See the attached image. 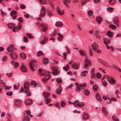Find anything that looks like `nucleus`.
<instances>
[{
    "label": "nucleus",
    "instance_id": "21",
    "mask_svg": "<svg viewBox=\"0 0 121 121\" xmlns=\"http://www.w3.org/2000/svg\"><path fill=\"white\" fill-rule=\"evenodd\" d=\"M62 90V88L61 87H59L56 89V92L58 94H60L61 93Z\"/></svg>",
    "mask_w": 121,
    "mask_h": 121
},
{
    "label": "nucleus",
    "instance_id": "33",
    "mask_svg": "<svg viewBox=\"0 0 121 121\" xmlns=\"http://www.w3.org/2000/svg\"><path fill=\"white\" fill-rule=\"evenodd\" d=\"M87 74V71H85L82 72L81 73V75L83 77H84L86 76Z\"/></svg>",
    "mask_w": 121,
    "mask_h": 121
},
{
    "label": "nucleus",
    "instance_id": "15",
    "mask_svg": "<svg viewBox=\"0 0 121 121\" xmlns=\"http://www.w3.org/2000/svg\"><path fill=\"white\" fill-rule=\"evenodd\" d=\"M102 110L103 112L105 115L106 116L108 113L106 109L103 106L102 107Z\"/></svg>",
    "mask_w": 121,
    "mask_h": 121
},
{
    "label": "nucleus",
    "instance_id": "10",
    "mask_svg": "<svg viewBox=\"0 0 121 121\" xmlns=\"http://www.w3.org/2000/svg\"><path fill=\"white\" fill-rule=\"evenodd\" d=\"M56 9L57 11V13L60 15H63L64 13V11H61L60 10V8L59 7H57L56 8Z\"/></svg>",
    "mask_w": 121,
    "mask_h": 121
},
{
    "label": "nucleus",
    "instance_id": "18",
    "mask_svg": "<svg viewBox=\"0 0 121 121\" xmlns=\"http://www.w3.org/2000/svg\"><path fill=\"white\" fill-rule=\"evenodd\" d=\"M48 38L46 37H45L40 42V43L42 44H43L45 42L48 41Z\"/></svg>",
    "mask_w": 121,
    "mask_h": 121
},
{
    "label": "nucleus",
    "instance_id": "25",
    "mask_svg": "<svg viewBox=\"0 0 121 121\" xmlns=\"http://www.w3.org/2000/svg\"><path fill=\"white\" fill-rule=\"evenodd\" d=\"M107 35L108 36L112 37L113 35V33L110 31H108L107 33Z\"/></svg>",
    "mask_w": 121,
    "mask_h": 121
},
{
    "label": "nucleus",
    "instance_id": "24",
    "mask_svg": "<svg viewBox=\"0 0 121 121\" xmlns=\"http://www.w3.org/2000/svg\"><path fill=\"white\" fill-rule=\"evenodd\" d=\"M96 99L98 101H101V98L98 93H97L95 96Z\"/></svg>",
    "mask_w": 121,
    "mask_h": 121
},
{
    "label": "nucleus",
    "instance_id": "28",
    "mask_svg": "<svg viewBox=\"0 0 121 121\" xmlns=\"http://www.w3.org/2000/svg\"><path fill=\"white\" fill-rule=\"evenodd\" d=\"M43 63L44 64H47L48 62V59L46 58H44L43 60Z\"/></svg>",
    "mask_w": 121,
    "mask_h": 121
},
{
    "label": "nucleus",
    "instance_id": "48",
    "mask_svg": "<svg viewBox=\"0 0 121 121\" xmlns=\"http://www.w3.org/2000/svg\"><path fill=\"white\" fill-rule=\"evenodd\" d=\"M66 104L65 102L63 101H61L60 102V104L61 106L63 107H65Z\"/></svg>",
    "mask_w": 121,
    "mask_h": 121
},
{
    "label": "nucleus",
    "instance_id": "13",
    "mask_svg": "<svg viewBox=\"0 0 121 121\" xmlns=\"http://www.w3.org/2000/svg\"><path fill=\"white\" fill-rule=\"evenodd\" d=\"M30 112L28 111H27L25 112L24 113V116L27 117H31L32 116V115L30 114Z\"/></svg>",
    "mask_w": 121,
    "mask_h": 121
},
{
    "label": "nucleus",
    "instance_id": "38",
    "mask_svg": "<svg viewBox=\"0 0 121 121\" xmlns=\"http://www.w3.org/2000/svg\"><path fill=\"white\" fill-rule=\"evenodd\" d=\"M100 34V33L98 30H95V34L97 36V37L98 38L100 37L99 35Z\"/></svg>",
    "mask_w": 121,
    "mask_h": 121
},
{
    "label": "nucleus",
    "instance_id": "1",
    "mask_svg": "<svg viewBox=\"0 0 121 121\" xmlns=\"http://www.w3.org/2000/svg\"><path fill=\"white\" fill-rule=\"evenodd\" d=\"M37 62L35 60H32L30 62V66L33 71H34L37 69Z\"/></svg>",
    "mask_w": 121,
    "mask_h": 121
},
{
    "label": "nucleus",
    "instance_id": "4",
    "mask_svg": "<svg viewBox=\"0 0 121 121\" xmlns=\"http://www.w3.org/2000/svg\"><path fill=\"white\" fill-rule=\"evenodd\" d=\"M10 57L12 60H14L17 58V55L16 53H13L10 54Z\"/></svg>",
    "mask_w": 121,
    "mask_h": 121
},
{
    "label": "nucleus",
    "instance_id": "7",
    "mask_svg": "<svg viewBox=\"0 0 121 121\" xmlns=\"http://www.w3.org/2000/svg\"><path fill=\"white\" fill-rule=\"evenodd\" d=\"M45 10L43 6L40 11V14L39 15V16L42 17H44L45 15Z\"/></svg>",
    "mask_w": 121,
    "mask_h": 121
},
{
    "label": "nucleus",
    "instance_id": "56",
    "mask_svg": "<svg viewBox=\"0 0 121 121\" xmlns=\"http://www.w3.org/2000/svg\"><path fill=\"white\" fill-rule=\"evenodd\" d=\"M46 0H40V3L42 4H46Z\"/></svg>",
    "mask_w": 121,
    "mask_h": 121
},
{
    "label": "nucleus",
    "instance_id": "27",
    "mask_svg": "<svg viewBox=\"0 0 121 121\" xmlns=\"http://www.w3.org/2000/svg\"><path fill=\"white\" fill-rule=\"evenodd\" d=\"M89 0H82L81 1V4L82 6H83L84 5L86 4V3L89 1Z\"/></svg>",
    "mask_w": 121,
    "mask_h": 121
},
{
    "label": "nucleus",
    "instance_id": "44",
    "mask_svg": "<svg viewBox=\"0 0 121 121\" xmlns=\"http://www.w3.org/2000/svg\"><path fill=\"white\" fill-rule=\"evenodd\" d=\"M44 100L46 103L47 104L50 103L51 101V99L50 98H45Z\"/></svg>",
    "mask_w": 121,
    "mask_h": 121
},
{
    "label": "nucleus",
    "instance_id": "39",
    "mask_svg": "<svg viewBox=\"0 0 121 121\" xmlns=\"http://www.w3.org/2000/svg\"><path fill=\"white\" fill-rule=\"evenodd\" d=\"M85 105V104L84 102H82L80 103L79 102L78 106L80 107H82L84 106Z\"/></svg>",
    "mask_w": 121,
    "mask_h": 121
},
{
    "label": "nucleus",
    "instance_id": "41",
    "mask_svg": "<svg viewBox=\"0 0 121 121\" xmlns=\"http://www.w3.org/2000/svg\"><path fill=\"white\" fill-rule=\"evenodd\" d=\"M20 56L23 59H25L26 57L25 54L24 53H21Z\"/></svg>",
    "mask_w": 121,
    "mask_h": 121
},
{
    "label": "nucleus",
    "instance_id": "31",
    "mask_svg": "<svg viewBox=\"0 0 121 121\" xmlns=\"http://www.w3.org/2000/svg\"><path fill=\"white\" fill-rule=\"evenodd\" d=\"M96 20L98 23L101 22L102 21V18L100 17H96Z\"/></svg>",
    "mask_w": 121,
    "mask_h": 121
},
{
    "label": "nucleus",
    "instance_id": "54",
    "mask_svg": "<svg viewBox=\"0 0 121 121\" xmlns=\"http://www.w3.org/2000/svg\"><path fill=\"white\" fill-rule=\"evenodd\" d=\"M93 11L91 10H90L88 13V15L90 16H91L93 15Z\"/></svg>",
    "mask_w": 121,
    "mask_h": 121
},
{
    "label": "nucleus",
    "instance_id": "40",
    "mask_svg": "<svg viewBox=\"0 0 121 121\" xmlns=\"http://www.w3.org/2000/svg\"><path fill=\"white\" fill-rule=\"evenodd\" d=\"M7 25L9 28H12L13 27L14 24L13 23H8Z\"/></svg>",
    "mask_w": 121,
    "mask_h": 121
},
{
    "label": "nucleus",
    "instance_id": "62",
    "mask_svg": "<svg viewBox=\"0 0 121 121\" xmlns=\"http://www.w3.org/2000/svg\"><path fill=\"white\" fill-rule=\"evenodd\" d=\"M13 93L12 92H7L6 93V95L9 96H11L12 95Z\"/></svg>",
    "mask_w": 121,
    "mask_h": 121
},
{
    "label": "nucleus",
    "instance_id": "51",
    "mask_svg": "<svg viewBox=\"0 0 121 121\" xmlns=\"http://www.w3.org/2000/svg\"><path fill=\"white\" fill-rule=\"evenodd\" d=\"M93 90L95 91H96L98 89V86L96 84L94 85L93 87Z\"/></svg>",
    "mask_w": 121,
    "mask_h": 121
},
{
    "label": "nucleus",
    "instance_id": "26",
    "mask_svg": "<svg viewBox=\"0 0 121 121\" xmlns=\"http://www.w3.org/2000/svg\"><path fill=\"white\" fill-rule=\"evenodd\" d=\"M56 26L58 27H60L63 26V24L61 22H58L55 23Z\"/></svg>",
    "mask_w": 121,
    "mask_h": 121
},
{
    "label": "nucleus",
    "instance_id": "57",
    "mask_svg": "<svg viewBox=\"0 0 121 121\" xmlns=\"http://www.w3.org/2000/svg\"><path fill=\"white\" fill-rule=\"evenodd\" d=\"M47 14L48 15L49 17H51L52 16V13L50 11H48L47 12Z\"/></svg>",
    "mask_w": 121,
    "mask_h": 121
},
{
    "label": "nucleus",
    "instance_id": "11",
    "mask_svg": "<svg viewBox=\"0 0 121 121\" xmlns=\"http://www.w3.org/2000/svg\"><path fill=\"white\" fill-rule=\"evenodd\" d=\"M40 25L42 27V31H43L45 32L47 30V26L45 24L42 23Z\"/></svg>",
    "mask_w": 121,
    "mask_h": 121
},
{
    "label": "nucleus",
    "instance_id": "17",
    "mask_svg": "<svg viewBox=\"0 0 121 121\" xmlns=\"http://www.w3.org/2000/svg\"><path fill=\"white\" fill-rule=\"evenodd\" d=\"M22 72L26 73L27 71V69L24 66H22L20 68Z\"/></svg>",
    "mask_w": 121,
    "mask_h": 121
},
{
    "label": "nucleus",
    "instance_id": "53",
    "mask_svg": "<svg viewBox=\"0 0 121 121\" xmlns=\"http://www.w3.org/2000/svg\"><path fill=\"white\" fill-rule=\"evenodd\" d=\"M63 69L65 70V71H67L69 70V67H66L65 66H64L63 67Z\"/></svg>",
    "mask_w": 121,
    "mask_h": 121
},
{
    "label": "nucleus",
    "instance_id": "59",
    "mask_svg": "<svg viewBox=\"0 0 121 121\" xmlns=\"http://www.w3.org/2000/svg\"><path fill=\"white\" fill-rule=\"evenodd\" d=\"M24 92L26 94H27L30 92L28 89H26L24 90Z\"/></svg>",
    "mask_w": 121,
    "mask_h": 121
},
{
    "label": "nucleus",
    "instance_id": "16",
    "mask_svg": "<svg viewBox=\"0 0 121 121\" xmlns=\"http://www.w3.org/2000/svg\"><path fill=\"white\" fill-rule=\"evenodd\" d=\"M22 26V25L20 24V23H19L18 24V26L17 27H14L13 30V32H15L17 31H16L15 30V29H16L17 28H18V30H20L21 29V28Z\"/></svg>",
    "mask_w": 121,
    "mask_h": 121
},
{
    "label": "nucleus",
    "instance_id": "37",
    "mask_svg": "<svg viewBox=\"0 0 121 121\" xmlns=\"http://www.w3.org/2000/svg\"><path fill=\"white\" fill-rule=\"evenodd\" d=\"M22 120L23 121H29L30 118L29 117L24 116L22 118Z\"/></svg>",
    "mask_w": 121,
    "mask_h": 121
},
{
    "label": "nucleus",
    "instance_id": "63",
    "mask_svg": "<svg viewBox=\"0 0 121 121\" xmlns=\"http://www.w3.org/2000/svg\"><path fill=\"white\" fill-rule=\"evenodd\" d=\"M56 81L59 83H61L62 82V80L60 78H58L56 79Z\"/></svg>",
    "mask_w": 121,
    "mask_h": 121
},
{
    "label": "nucleus",
    "instance_id": "64",
    "mask_svg": "<svg viewBox=\"0 0 121 121\" xmlns=\"http://www.w3.org/2000/svg\"><path fill=\"white\" fill-rule=\"evenodd\" d=\"M7 56H4L3 58L2 59V61H5L7 59Z\"/></svg>",
    "mask_w": 121,
    "mask_h": 121
},
{
    "label": "nucleus",
    "instance_id": "45",
    "mask_svg": "<svg viewBox=\"0 0 121 121\" xmlns=\"http://www.w3.org/2000/svg\"><path fill=\"white\" fill-rule=\"evenodd\" d=\"M52 71L54 72H52V73L55 75H56L57 73V70L56 68L52 67Z\"/></svg>",
    "mask_w": 121,
    "mask_h": 121
},
{
    "label": "nucleus",
    "instance_id": "9",
    "mask_svg": "<svg viewBox=\"0 0 121 121\" xmlns=\"http://www.w3.org/2000/svg\"><path fill=\"white\" fill-rule=\"evenodd\" d=\"M33 103L32 100L30 99H27L24 101L25 104L26 105L31 104Z\"/></svg>",
    "mask_w": 121,
    "mask_h": 121
},
{
    "label": "nucleus",
    "instance_id": "60",
    "mask_svg": "<svg viewBox=\"0 0 121 121\" xmlns=\"http://www.w3.org/2000/svg\"><path fill=\"white\" fill-rule=\"evenodd\" d=\"M55 106L56 107H57L59 109H60V105L59 104V103H57L54 104Z\"/></svg>",
    "mask_w": 121,
    "mask_h": 121
},
{
    "label": "nucleus",
    "instance_id": "19",
    "mask_svg": "<svg viewBox=\"0 0 121 121\" xmlns=\"http://www.w3.org/2000/svg\"><path fill=\"white\" fill-rule=\"evenodd\" d=\"M103 42L106 44L109 43L110 42V39L108 38H105L103 39Z\"/></svg>",
    "mask_w": 121,
    "mask_h": 121
},
{
    "label": "nucleus",
    "instance_id": "35",
    "mask_svg": "<svg viewBox=\"0 0 121 121\" xmlns=\"http://www.w3.org/2000/svg\"><path fill=\"white\" fill-rule=\"evenodd\" d=\"M79 52L80 55L82 56H84L86 54V52L83 50H79Z\"/></svg>",
    "mask_w": 121,
    "mask_h": 121
},
{
    "label": "nucleus",
    "instance_id": "36",
    "mask_svg": "<svg viewBox=\"0 0 121 121\" xmlns=\"http://www.w3.org/2000/svg\"><path fill=\"white\" fill-rule=\"evenodd\" d=\"M86 84L85 83L80 84L79 85V86L82 89H83L86 87Z\"/></svg>",
    "mask_w": 121,
    "mask_h": 121
},
{
    "label": "nucleus",
    "instance_id": "50",
    "mask_svg": "<svg viewBox=\"0 0 121 121\" xmlns=\"http://www.w3.org/2000/svg\"><path fill=\"white\" fill-rule=\"evenodd\" d=\"M37 85V83L35 81H32L31 82V85L35 87Z\"/></svg>",
    "mask_w": 121,
    "mask_h": 121
},
{
    "label": "nucleus",
    "instance_id": "30",
    "mask_svg": "<svg viewBox=\"0 0 121 121\" xmlns=\"http://www.w3.org/2000/svg\"><path fill=\"white\" fill-rule=\"evenodd\" d=\"M43 95L46 98H47L49 97L50 95V93H48L47 92H44L43 93Z\"/></svg>",
    "mask_w": 121,
    "mask_h": 121
},
{
    "label": "nucleus",
    "instance_id": "29",
    "mask_svg": "<svg viewBox=\"0 0 121 121\" xmlns=\"http://www.w3.org/2000/svg\"><path fill=\"white\" fill-rule=\"evenodd\" d=\"M102 64L105 67H110V66L109 65L106 61H104L102 63Z\"/></svg>",
    "mask_w": 121,
    "mask_h": 121
},
{
    "label": "nucleus",
    "instance_id": "14",
    "mask_svg": "<svg viewBox=\"0 0 121 121\" xmlns=\"http://www.w3.org/2000/svg\"><path fill=\"white\" fill-rule=\"evenodd\" d=\"M72 67L75 69H78L79 68V65L75 63H73L72 65Z\"/></svg>",
    "mask_w": 121,
    "mask_h": 121
},
{
    "label": "nucleus",
    "instance_id": "6",
    "mask_svg": "<svg viewBox=\"0 0 121 121\" xmlns=\"http://www.w3.org/2000/svg\"><path fill=\"white\" fill-rule=\"evenodd\" d=\"M7 51L9 52H11L14 51V47L13 45L11 44L9 45L7 48Z\"/></svg>",
    "mask_w": 121,
    "mask_h": 121
},
{
    "label": "nucleus",
    "instance_id": "34",
    "mask_svg": "<svg viewBox=\"0 0 121 121\" xmlns=\"http://www.w3.org/2000/svg\"><path fill=\"white\" fill-rule=\"evenodd\" d=\"M30 86L29 82H26L24 83V87L26 89H28Z\"/></svg>",
    "mask_w": 121,
    "mask_h": 121
},
{
    "label": "nucleus",
    "instance_id": "22",
    "mask_svg": "<svg viewBox=\"0 0 121 121\" xmlns=\"http://www.w3.org/2000/svg\"><path fill=\"white\" fill-rule=\"evenodd\" d=\"M113 22L116 24L118 23L119 22V21L118 20V18L117 17H114L113 19Z\"/></svg>",
    "mask_w": 121,
    "mask_h": 121
},
{
    "label": "nucleus",
    "instance_id": "58",
    "mask_svg": "<svg viewBox=\"0 0 121 121\" xmlns=\"http://www.w3.org/2000/svg\"><path fill=\"white\" fill-rule=\"evenodd\" d=\"M27 36L28 38H30L32 39L33 37V36L31 35V34L30 33H27Z\"/></svg>",
    "mask_w": 121,
    "mask_h": 121
},
{
    "label": "nucleus",
    "instance_id": "32",
    "mask_svg": "<svg viewBox=\"0 0 121 121\" xmlns=\"http://www.w3.org/2000/svg\"><path fill=\"white\" fill-rule=\"evenodd\" d=\"M84 94L85 95L88 96L90 94V92L88 90L86 89L84 90Z\"/></svg>",
    "mask_w": 121,
    "mask_h": 121
},
{
    "label": "nucleus",
    "instance_id": "43",
    "mask_svg": "<svg viewBox=\"0 0 121 121\" xmlns=\"http://www.w3.org/2000/svg\"><path fill=\"white\" fill-rule=\"evenodd\" d=\"M79 101L78 100H75L73 102V105L74 107H76L77 106H78V104Z\"/></svg>",
    "mask_w": 121,
    "mask_h": 121
},
{
    "label": "nucleus",
    "instance_id": "61",
    "mask_svg": "<svg viewBox=\"0 0 121 121\" xmlns=\"http://www.w3.org/2000/svg\"><path fill=\"white\" fill-rule=\"evenodd\" d=\"M97 78H99L101 77L102 75L100 73H98L97 74Z\"/></svg>",
    "mask_w": 121,
    "mask_h": 121
},
{
    "label": "nucleus",
    "instance_id": "12",
    "mask_svg": "<svg viewBox=\"0 0 121 121\" xmlns=\"http://www.w3.org/2000/svg\"><path fill=\"white\" fill-rule=\"evenodd\" d=\"M82 118L83 120H86L89 118V115L86 113H84L82 115Z\"/></svg>",
    "mask_w": 121,
    "mask_h": 121
},
{
    "label": "nucleus",
    "instance_id": "46",
    "mask_svg": "<svg viewBox=\"0 0 121 121\" xmlns=\"http://www.w3.org/2000/svg\"><path fill=\"white\" fill-rule=\"evenodd\" d=\"M112 119L114 121H119L118 117L116 116H112Z\"/></svg>",
    "mask_w": 121,
    "mask_h": 121
},
{
    "label": "nucleus",
    "instance_id": "23",
    "mask_svg": "<svg viewBox=\"0 0 121 121\" xmlns=\"http://www.w3.org/2000/svg\"><path fill=\"white\" fill-rule=\"evenodd\" d=\"M57 35L59 36L58 38V40L59 41H62L63 38V36L60 33H58Z\"/></svg>",
    "mask_w": 121,
    "mask_h": 121
},
{
    "label": "nucleus",
    "instance_id": "55",
    "mask_svg": "<svg viewBox=\"0 0 121 121\" xmlns=\"http://www.w3.org/2000/svg\"><path fill=\"white\" fill-rule=\"evenodd\" d=\"M17 20L21 23H22L23 21V19L21 17H20L18 18Z\"/></svg>",
    "mask_w": 121,
    "mask_h": 121
},
{
    "label": "nucleus",
    "instance_id": "42",
    "mask_svg": "<svg viewBox=\"0 0 121 121\" xmlns=\"http://www.w3.org/2000/svg\"><path fill=\"white\" fill-rule=\"evenodd\" d=\"M115 2V0H109L108 3L110 5H112L114 4Z\"/></svg>",
    "mask_w": 121,
    "mask_h": 121
},
{
    "label": "nucleus",
    "instance_id": "20",
    "mask_svg": "<svg viewBox=\"0 0 121 121\" xmlns=\"http://www.w3.org/2000/svg\"><path fill=\"white\" fill-rule=\"evenodd\" d=\"M108 81L109 83L112 84H114L116 82L115 80L112 77H111L110 79L108 80Z\"/></svg>",
    "mask_w": 121,
    "mask_h": 121
},
{
    "label": "nucleus",
    "instance_id": "8",
    "mask_svg": "<svg viewBox=\"0 0 121 121\" xmlns=\"http://www.w3.org/2000/svg\"><path fill=\"white\" fill-rule=\"evenodd\" d=\"M84 62L85 66H84V68L85 69H86V67L91 65V61L90 60H88L87 59H86L85 60Z\"/></svg>",
    "mask_w": 121,
    "mask_h": 121
},
{
    "label": "nucleus",
    "instance_id": "5",
    "mask_svg": "<svg viewBox=\"0 0 121 121\" xmlns=\"http://www.w3.org/2000/svg\"><path fill=\"white\" fill-rule=\"evenodd\" d=\"M98 48V45L97 43L95 42L92 45V49L94 51H96Z\"/></svg>",
    "mask_w": 121,
    "mask_h": 121
},
{
    "label": "nucleus",
    "instance_id": "3",
    "mask_svg": "<svg viewBox=\"0 0 121 121\" xmlns=\"http://www.w3.org/2000/svg\"><path fill=\"white\" fill-rule=\"evenodd\" d=\"M10 15L13 17L14 19H16L17 18V12L15 10H13L10 13Z\"/></svg>",
    "mask_w": 121,
    "mask_h": 121
},
{
    "label": "nucleus",
    "instance_id": "52",
    "mask_svg": "<svg viewBox=\"0 0 121 121\" xmlns=\"http://www.w3.org/2000/svg\"><path fill=\"white\" fill-rule=\"evenodd\" d=\"M43 53L42 52L39 51L38 52L37 55L38 56H39L41 55H43Z\"/></svg>",
    "mask_w": 121,
    "mask_h": 121
},
{
    "label": "nucleus",
    "instance_id": "49",
    "mask_svg": "<svg viewBox=\"0 0 121 121\" xmlns=\"http://www.w3.org/2000/svg\"><path fill=\"white\" fill-rule=\"evenodd\" d=\"M49 78V75L48 74H47L44 77L43 81V82H44L45 81H47L48 80Z\"/></svg>",
    "mask_w": 121,
    "mask_h": 121
},
{
    "label": "nucleus",
    "instance_id": "47",
    "mask_svg": "<svg viewBox=\"0 0 121 121\" xmlns=\"http://www.w3.org/2000/svg\"><path fill=\"white\" fill-rule=\"evenodd\" d=\"M109 27L111 28L113 30H115L116 28V26L113 24H111L109 25Z\"/></svg>",
    "mask_w": 121,
    "mask_h": 121
},
{
    "label": "nucleus",
    "instance_id": "2",
    "mask_svg": "<svg viewBox=\"0 0 121 121\" xmlns=\"http://www.w3.org/2000/svg\"><path fill=\"white\" fill-rule=\"evenodd\" d=\"M22 102L21 100L18 99H16L14 101V103L15 106H20Z\"/></svg>",
    "mask_w": 121,
    "mask_h": 121
}]
</instances>
